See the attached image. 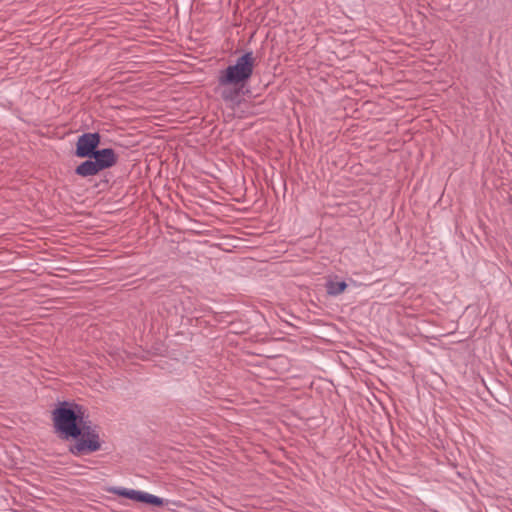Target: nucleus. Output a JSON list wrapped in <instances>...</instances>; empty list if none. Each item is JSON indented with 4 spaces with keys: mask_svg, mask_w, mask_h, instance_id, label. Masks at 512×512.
I'll use <instances>...</instances> for the list:
<instances>
[{
    "mask_svg": "<svg viewBox=\"0 0 512 512\" xmlns=\"http://www.w3.org/2000/svg\"><path fill=\"white\" fill-rule=\"evenodd\" d=\"M52 419L57 432L65 439H77L70 447L73 455H82L98 451L101 448V440L98 428L83 418L70 407L68 402H62L53 411Z\"/></svg>",
    "mask_w": 512,
    "mask_h": 512,
    "instance_id": "f257e3e1",
    "label": "nucleus"
},
{
    "mask_svg": "<svg viewBox=\"0 0 512 512\" xmlns=\"http://www.w3.org/2000/svg\"><path fill=\"white\" fill-rule=\"evenodd\" d=\"M254 66L253 53L246 52L235 64L229 65L219 73L217 91L231 109L241 104L244 87L253 74Z\"/></svg>",
    "mask_w": 512,
    "mask_h": 512,
    "instance_id": "f03ea898",
    "label": "nucleus"
},
{
    "mask_svg": "<svg viewBox=\"0 0 512 512\" xmlns=\"http://www.w3.org/2000/svg\"><path fill=\"white\" fill-rule=\"evenodd\" d=\"M143 503L161 506L163 505V499L145 492Z\"/></svg>",
    "mask_w": 512,
    "mask_h": 512,
    "instance_id": "6e6552de",
    "label": "nucleus"
},
{
    "mask_svg": "<svg viewBox=\"0 0 512 512\" xmlns=\"http://www.w3.org/2000/svg\"><path fill=\"white\" fill-rule=\"evenodd\" d=\"M326 291L330 296H338L347 288L345 281H338L337 278H330L326 282Z\"/></svg>",
    "mask_w": 512,
    "mask_h": 512,
    "instance_id": "423d86ee",
    "label": "nucleus"
},
{
    "mask_svg": "<svg viewBox=\"0 0 512 512\" xmlns=\"http://www.w3.org/2000/svg\"><path fill=\"white\" fill-rule=\"evenodd\" d=\"M100 143L98 133H85L81 135L76 143V155L78 157H91L97 151L96 147Z\"/></svg>",
    "mask_w": 512,
    "mask_h": 512,
    "instance_id": "7ed1b4c3",
    "label": "nucleus"
},
{
    "mask_svg": "<svg viewBox=\"0 0 512 512\" xmlns=\"http://www.w3.org/2000/svg\"><path fill=\"white\" fill-rule=\"evenodd\" d=\"M93 157L95 158V163L97 164L100 170H104L113 166L116 162V156L112 149L106 148L102 150H97Z\"/></svg>",
    "mask_w": 512,
    "mask_h": 512,
    "instance_id": "20e7f679",
    "label": "nucleus"
},
{
    "mask_svg": "<svg viewBox=\"0 0 512 512\" xmlns=\"http://www.w3.org/2000/svg\"><path fill=\"white\" fill-rule=\"evenodd\" d=\"M113 493L137 502H143L145 495V492L126 488H115L113 489Z\"/></svg>",
    "mask_w": 512,
    "mask_h": 512,
    "instance_id": "0eeeda50",
    "label": "nucleus"
},
{
    "mask_svg": "<svg viewBox=\"0 0 512 512\" xmlns=\"http://www.w3.org/2000/svg\"><path fill=\"white\" fill-rule=\"evenodd\" d=\"M100 171L94 160H87L76 168V173L82 177L93 176Z\"/></svg>",
    "mask_w": 512,
    "mask_h": 512,
    "instance_id": "39448f33",
    "label": "nucleus"
}]
</instances>
